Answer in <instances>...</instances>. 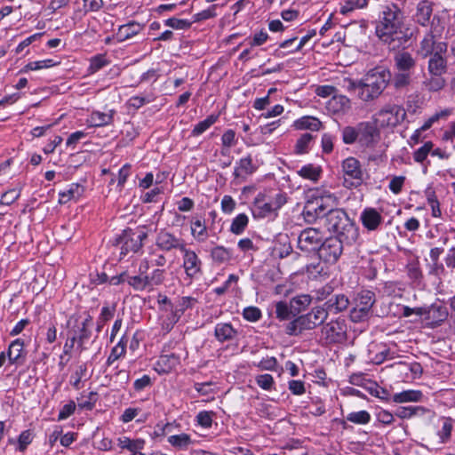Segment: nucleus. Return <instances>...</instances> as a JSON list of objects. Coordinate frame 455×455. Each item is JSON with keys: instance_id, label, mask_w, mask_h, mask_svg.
Wrapping results in <instances>:
<instances>
[{"instance_id": "obj_4", "label": "nucleus", "mask_w": 455, "mask_h": 455, "mask_svg": "<svg viewBox=\"0 0 455 455\" xmlns=\"http://www.w3.org/2000/svg\"><path fill=\"white\" fill-rule=\"evenodd\" d=\"M342 141L346 145L358 143L365 148H374L379 139L380 132L374 122L363 121L355 126H345L341 131Z\"/></svg>"}, {"instance_id": "obj_8", "label": "nucleus", "mask_w": 455, "mask_h": 455, "mask_svg": "<svg viewBox=\"0 0 455 455\" xmlns=\"http://www.w3.org/2000/svg\"><path fill=\"white\" fill-rule=\"evenodd\" d=\"M68 325L70 326L69 334L72 341H76L77 348L82 352L85 349L84 343L92 335L90 327L92 325V317L87 315L83 320L78 317H71Z\"/></svg>"}, {"instance_id": "obj_20", "label": "nucleus", "mask_w": 455, "mask_h": 455, "mask_svg": "<svg viewBox=\"0 0 455 455\" xmlns=\"http://www.w3.org/2000/svg\"><path fill=\"white\" fill-rule=\"evenodd\" d=\"M360 220L368 231H375L382 224L383 217L377 209L367 207L361 212Z\"/></svg>"}, {"instance_id": "obj_29", "label": "nucleus", "mask_w": 455, "mask_h": 455, "mask_svg": "<svg viewBox=\"0 0 455 455\" xmlns=\"http://www.w3.org/2000/svg\"><path fill=\"white\" fill-rule=\"evenodd\" d=\"M293 126L296 130H309L312 132H317L320 131L323 128L322 122L311 116H305L299 119H297Z\"/></svg>"}, {"instance_id": "obj_55", "label": "nucleus", "mask_w": 455, "mask_h": 455, "mask_svg": "<svg viewBox=\"0 0 455 455\" xmlns=\"http://www.w3.org/2000/svg\"><path fill=\"white\" fill-rule=\"evenodd\" d=\"M217 4L211 5L208 9L204 10L198 13L194 14L193 22H199L202 20H209L217 16L216 13Z\"/></svg>"}, {"instance_id": "obj_61", "label": "nucleus", "mask_w": 455, "mask_h": 455, "mask_svg": "<svg viewBox=\"0 0 455 455\" xmlns=\"http://www.w3.org/2000/svg\"><path fill=\"white\" fill-rule=\"evenodd\" d=\"M256 383L264 390H271L274 386V379L270 374H261L256 377Z\"/></svg>"}, {"instance_id": "obj_25", "label": "nucleus", "mask_w": 455, "mask_h": 455, "mask_svg": "<svg viewBox=\"0 0 455 455\" xmlns=\"http://www.w3.org/2000/svg\"><path fill=\"white\" fill-rule=\"evenodd\" d=\"M446 52H435L429 56L427 69L435 76H441L447 70V60L444 58Z\"/></svg>"}, {"instance_id": "obj_53", "label": "nucleus", "mask_w": 455, "mask_h": 455, "mask_svg": "<svg viewBox=\"0 0 455 455\" xmlns=\"http://www.w3.org/2000/svg\"><path fill=\"white\" fill-rule=\"evenodd\" d=\"M164 25L174 29H188L191 27L192 22L188 20L170 18L164 20Z\"/></svg>"}, {"instance_id": "obj_54", "label": "nucleus", "mask_w": 455, "mask_h": 455, "mask_svg": "<svg viewBox=\"0 0 455 455\" xmlns=\"http://www.w3.org/2000/svg\"><path fill=\"white\" fill-rule=\"evenodd\" d=\"M451 111L450 109H443L440 112L435 113L432 116H430L424 124L420 127L422 132L428 130L435 122H437L441 118H446L451 115Z\"/></svg>"}, {"instance_id": "obj_33", "label": "nucleus", "mask_w": 455, "mask_h": 455, "mask_svg": "<svg viewBox=\"0 0 455 455\" xmlns=\"http://www.w3.org/2000/svg\"><path fill=\"white\" fill-rule=\"evenodd\" d=\"M423 397V394L419 390H404L396 393L393 396L395 403L419 402Z\"/></svg>"}, {"instance_id": "obj_60", "label": "nucleus", "mask_w": 455, "mask_h": 455, "mask_svg": "<svg viewBox=\"0 0 455 455\" xmlns=\"http://www.w3.org/2000/svg\"><path fill=\"white\" fill-rule=\"evenodd\" d=\"M127 283L136 291H142L145 290V282L142 279V275H130L127 276Z\"/></svg>"}, {"instance_id": "obj_51", "label": "nucleus", "mask_w": 455, "mask_h": 455, "mask_svg": "<svg viewBox=\"0 0 455 455\" xmlns=\"http://www.w3.org/2000/svg\"><path fill=\"white\" fill-rule=\"evenodd\" d=\"M314 298L316 301L327 300L333 292V287L331 284H325L318 289H315L314 291Z\"/></svg>"}, {"instance_id": "obj_62", "label": "nucleus", "mask_w": 455, "mask_h": 455, "mask_svg": "<svg viewBox=\"0 0 455 455\" xmlns=\"http://www.w3.org/2000/svg\"><path fill=\"white\" fill-rule=\"evenodd\" d=\"M132 165L125 164L118 172L117 188L119 191H122L128 177L131 175Z\"/></svg>"}, {"instance_id": "obj_9", "label": "nucleus", "mask_w": 455, "mask_h": 455, "mask_svg": "<svg viewBox=\"0 0 455 455\" xmlns=\"http://www.w3.org/2000/svg\"><path fill=\"white\" fill-rule=\"evenodd\" d=\"M148 237L145 231L134 232L132 229H125L116 239V245H120V254L122 257L126 256L129 252H137L142 246L143 242Z\"/></svg>"}, {"instance_id": "obj_13", "label": "nucleus", "mask_w": 455, "mask_h": 455, "mask_svg": "<svg viewBox=\"0 0 455 455\" xmlns=\"http://www.w3.org/2000/svg\"><path fill=\"white\" fill-rule=\"evenodd\" d=\"M341 169L347 188H357L363 184L364 172L358 159L353 156L344 159Z\"/></svg>"}, {"instance_id": "obj_17", "label": "nucleus", "mask_w": 455, "mask_h": 455, "mask_svg": "<svg viewBox=\"0 0 455 455\" xmlns=\"http://www.w3.org/2000/svg\"><path fill=\"white\" fill-rule=\"evenodd\" d=\"M186 245L185 241L172 233L162 229L156 237V246L162 251H181Z\"/></svg>"}, {"instance_id": "obj_5", "label": "nucleus", "mask_w": 455, "mask_h": 455, "mask_svg": "<svg viewBox=\"0 0 455 455\" xmlns=\"http://www.w3.org/2000/svg\"><path fill=\"white\" fill-rule=\"evenodd\" d=\"M395 75L392 84L395 90L409 86L417 67V60L406 51H398L394 55Z\"/></svg>"}, {"instance_id": "obj_3", "label": "nucleus", "mask_w": 455, "mask_h": 455, "mask_svg": "<svg viewBox=\"0 0 455 455\" xmlns=\"http://www.w3.org/2000/svg\"><path fill=\"white\" fill-rule=\"evenodd\" d=\"M323 225L328 231L336 234L335 237H340L345 244L355 243L359 237V230L355 223L342 209H331L323 216Z\"/></svg>"}, {"instance_id": "obj_58", "label": "nucleus", "mask_w": 455, "mask_h": 455, "mask_svg": "<svg viewBox=\"0 0 455 455\" xmlns=\"http://www.w3.org/2000/svg\"><path fill=\"white\" fill-rule=\"evenodd\" d=\"M215 413L213 411H200L196 416L197 423L204 428H209L212 425V419Z\"/></svg>"}, {"instance_id": "obj_36", "label": "nucleus", "mask_w": 455, "mask_h": 455, "mask_svg": "<svg viewBox=\"0 0 455 455\" xmlns=\"http://www.w3.org/2000/svg\"><path fill=\"white\" fill-rule=\"evenodd\" d=\"M314 139L315 136L310 133L302 134L296 141L294 152L297 155L307 154Z\"/></svg>"}, {"instance_id": "obj_34", "label": "nucleus", "mask_w": 455, "mask_h": 455, "mask_svg": "<svg viewBox=\"0 0 455 455\" xmlns=\"http://www.w3.org/2000/svg\"><path fill=\"white\" fill-rule=\"evenodd\" d=\"M211 258L213 262L217 264H223L231 259L232 251L224 246L218 245L212 249Z\"/></svg>"}, {"instance_id": "obj_41", "label": "nucleus", "mask_w": 455, "mask_h": 455, "mask_svg": "<svg viewBox=\"0 0 455 455\" xmlns=\"http://www.w3.org/2000/svg\"><path fill=\"white\" fill-rule=\"evenodd\" d=\"M451 418H445L443 422L442 428L437 432V435L440 438V443H446L451 437V432L453 429Z\"/></svg>"}, {"instance_id": "obj_10", "label": "nucleus", "mask_w": 455, "mask_h": 455, "mask_svg": "<svg viewBox=\"0 0 455 455\" xmlns=\"http://www.w3.org/2000/svg\"><path fill=\"white\" fill-rule=\"evenodd\" d=\"M347 323L342 317L325 323L321 329L323 339L327 344H341L347 340Z\"/></svg>"}, {"instance_id": "obj_37", "label": "nucleus", "mask_w": 455, "mask_h": 455, "mask_svg": "<svg viewBox=\"0 0 455 455\" xmlns=\"http://www.w3.org/2000/svg\"><path fill=\"white\" fill-rule=\"evenodd\" d=\"M166 313L167 315L162 322V329L167 333L172 331L181 315L179 314L178 310L173 309V307H171L170 310Z\"/></svg>"}, {"instance_id": "obj_38", "label": "nucleus", "mask_w": 455, "mask_h": 455, "mask_svg": "<svg viewBox=\"0 0 455 455\" xmlns=\"http://www.w3.org/2000/svg\"><path fill=\"white\" fill-rule=\"evenodd\" d=\"M256 170V167L252 164V158L251 156L240 159L238 166L235 169V176L241 174H251Z\"/></svg>"}, {"instance_id": "obj_48", "label": "nucleus", "mask_w": 455, "mask_h": 455, "mask_svg": "<svg viewBox=\"0 0 455 455\" xmlns=\"http://www.w3.org/2000/svg\"><path fill=\"white\" fill-rule=\"evenodd\" d=\"M368 4V0H347L340 8V13L347 14L355 9L363 8Z\"/></svg>"}, {"instance_id": "obj_22", "label": "nucleus", "mask_w": 455, "mask_h": 455, "mask_svg": "<svg viewBox=\"0 0 455 455\" xmlns=\"http://www.w3.org/2000/svg\"><path fill=\"white\" fill-rule=\"evenodd\" d=\"M325 207L322 199H316L315 202H307L303 209V217L308 223L314 222L316 219L323 221Z\"/></svg>"}, {"instance_id": "obj_50", "label": "nucleus", "mask_w": 455, "mask_h": 455, "mask_svg": "<svg viewBox=\"0 0 455 455\" xmlns=\"http://www.w3.org/2000/svg\"><path fill=\"white\" fill-rule=\"evenodd\" d=\"M433 146L434 144L431 141H427L422 147L418 148L413 154L415 162L423 163L432 150Z\"/></svg>"}, {"instance_id": "obj_26", "label": "nucleus", "mask_w": 455, "mask_h": 455, "mask_svg": "<svg viewBox=\"0 0 455 455\" xmlns=\"http://www.w3.org/2000/svg\"><path fill=\"white\" fill-rule=\"evenodd\" d=\"M237 334L238 331L230 323H219L214 329V337L220 343L232 341Z\"/></svg>"}, {"instance_id": "obj_7", "label": "nucleus", "mask_w": 455, "mask_h": 455, "mask_svg": "<svg viewBox=\"0 0 455 455\" xmlns=\"http://www.w3.org/2000/svg\"><path fill=\"white\" fill-rule=\"evenodd\" d=\"M439 20V18L434 17L431 21L430 28L426 32L423 38L419 42L417 54L422 59H426L435 52H447L448 44L446 42H437L435 37L441 34V30H438L435 24V20Z\"/></svg>"}, {"instance_id": "obj_56", "label": "nucleus", "mask_w": 455, "mask_h": 455, "mask_svg": "<svg viewBox=\"0 0 455 455\" xmlns=\"http://www.w3.org/2000/svg\"><path fill=\"white\" fill-rule=\"evenodd\" d=\"M154 100V97L152 95L148 96H132L128 100V105L131 108L135 109H139L146 104H148Z\"/></svg>"}, {"instance_id": "obj_42", "label": "nucleus", "mask_w": 455, "mask_h": 455, "mask_svg": "<svg viewBox=\"0 0 455 455\" xmlns=\"http://www.w3.org/2000/svg\"><path fill=\"white\" fill-rule=\"evenodd\" d=\"M419 411L424 413L426 410L421 406H401L396 409L395 415L400 419H411Z\"/></svg>"}, {"instance_id": "obj_39", "label": "nucleus", "mask_w": 455, "mask_h": 455, "mask_svg": "<svg viewBox=\"0 0 455 455\" xmlns=\"http://www.w3.org/2000/svg\"><path fill=\"white\" fill-rule=\"evenodd\" d=\"M218 120V116L211 115L196 124L191 132L192 136H199L208 130Z\"/></svg>"}, {"instance_id": "obj_63", "label": "nucleus", "mask_w": 455, "mask_h": 455, "mask_svg": "<svg viewBox=\"0 0 455 455\" xmlns=\"http://www.w3.org/2000/svg\"><path fill=\"white\" fill-rule=\"evenodd\" d=\"M244 319L250 322H257L261 317V311L257 307H248L243 311Z\"/></svg>"}, {"instance_id": "obj_64", "label": "nucleus", "mask_w": 455, "mask_h": 455, "mask_svg": "<svg viewBox=\"0 0 455 455\" xmlns=\"http://www.w3.org/2000/svg\"><path fill=\"white\" fill-rule=\"evenodd\" d=\"M33 436L32 433L29 430L22 431L19 436V450L20 451H24L28 445L32 443Z\"/></svg>"}, {"instance_id": "obj_35", "label": "nucleus", "mask_w": 455, "mask_h": 455, "mask_svg": "<svg viewBox=\"0 0 455 455\" xmlns=\"http://www.w3.org/2000/svg\"><path fill=\"white\" fill-rule=\"evenodd\" d=\"M321 173V167L315 166L311 164L302 166L301 169L298 172V174L300 177L310 180L312 181H317L320 179Z\"/></svg>"}, {"instance_id": "obj_49", "label": "nucleus", "mask_w": 455, "mask_h": 455, "mask_svg": "<svg viewBox=\"0 0 455 455\" xmlns=\"http://www.w3.org/2000/svg\"><path fill=\"white\" fill-rule=\"evenodd\" d=\"M87 367L85 363L80 364L70 378V384L76 389L81 388L82 379L85 376Z\"/></svg>"}, {"instance_id": "obj_32", "label": "nucleus", "mask_w": 455, "mask_h": 455, "mask_svg": "<svg viewBox=\"0 0 455 455\" xmlns=\"http://www.w3.org/2000/svg\"><path fill=\"white\" fill-rule=\"evenodd\" d=\"M312 296L301 294L292 298L290 301L292 315L295 316L304 311L311 303Z\"/></svg>"}, {"instance_id": "obj_11", "label": "nucleus", "mask_w": 455, "mask_h": 455, "mask_svg": "<svg viewBox=\"0 0 455 455\" xmlns=\"http://www.w3.org/2000/svg\"><path fill=\"white\" fill-rule=\"evenodd\" d=\"M406 116L403 108L395 104L384 106L376 115L374 124L380 127H395L401 124Z\"/></svg>"}, {"instance_id": "obj_2", "label": "nucleus", "mask_w": 455, "mask_h": 455, "mask_svg": "<svg viewBox=\"0 0 455 455\" xmlns=\"http://www.w3.org/2000/svg\"><path fill=\"white\" fill-rule=\"evenodd\" d=\"M403 16L396 4L386 6L379 16L375 31L376 36L385 44H391L395 40L408 42L414 36L409 28L403 30Z\"/></svg>"}, {"instance_id": "obj_40", "label": "nucleus", "mask_w": 455, "mask_h": 455, "mask_svg": "<svg viewBox=\"0 0 455 455\" xmlns=\"http://www.w3.org/2000/svg\"><path fill=\"white\" fill-rule=\"evenodd\" d=\"M144 443H145V442L140 439L132 440L128 437H124V438L118 439V445L122 449L129 450L130 451H132V453L143 449Z\"/></svg>"}, {"instance_id": "obj_24", "label": "nucleus", "mask_w": 455, "mask_h": 455, "mask_svg": "<svg viewBox=\"0 0 455 455\" xmlns=\"http://www.w3.org/2000/svg\"><path fill=\"white\" fill-rule=\"evenodd\" d=\"M145 25L137 21H129L126 24L118 27L116 32V38L119 42H124L139 35L143 29Z\"/></svg>"}, {"instance_id": "obj_31", "label": "nucleus", "mask_w": 455, "mask_h": 455, "mask_svg": "<svg viewBox=\"0 0 455 455\" xmlns=\"http://www.w3.org/2000/svg\"><path fill=\"white\" fill-rule=\"evenodd\" d=\"M84 192V188L78 183H72L68 188L59 193V203L67 204L72 199H77Z\"/></svg>"}, {"instance_id": "obj_43", "label": "nucleus", "mask_w": 455, "mask_h": 455, "mask_svg": "<svg viewBox=\"0 0 455 455\" xmlns=\"http://www.w3.org/2000/svg\"><path fill=\"white\" fill-rule=\"evenodd\" d=\"M249 219L246 214H238L232 221L230 226V231L233 234L240 235L243 232L248 225Z\"/></svg>"}, {"instance_id": "obj_1", "label": "nucleus", "mask_w": 455, "mask_h": 455, "mask_svg": "<svg viewBox=\"0 0 455 455\" xmlns=\"http://www.w3.org/2000/svg\"><path fill=\"white\" fill-rule=\"evenodd\" d=\"M392 78L388 68L377 66L369 69L357 81L348 80L347 91L357 92L358 98L363 102L377 100L385 91Z\"/></svg>"}, {"instance_id": "obj_19", "label": "nucleus", "mask_w": 455, "mask_h": 455, "mask_svg": "<svg viewBox=\"0 0 455 455\" xmlns=\"http://www.w3.org/2000/svg\"><path fill=\"white\" fill-rule=\"evenodd\" d=\"M434 4L428 0H421L416 5L413 20L421 27L431 25L430 20L433 15Z\"/></svg>"}, {"instance_id": "obj_47", "label": "nucleus", "mask_w": 455, "mask_h": 455, "mask_svg": "<svg viewBox=\"0 0 455 455\" xmlns=\"http://www.w3.org/2000/svg\"><path fill=\"white\" fill-rule=\"evenodd\" d=\"M275 314L279 320H288L292 315L291 307L285 301H279L275 304Z\"/></svg>"}, {"instance_id": "obj_30", "label": "nucleus", "mask_w": 455, "mask_h": 455, "mask_svg": "<svg viewBox=\"0 0 455 455\" xmlns=\"http://www.w3.org/2000/svg\"><path fill=\"white\" fill-rule=\"evenodd\" d=\"M327 108L332 113H344L351 108L350 100L344 95H333L328 101Z\"/></svg>"}, {"instance_id": "obj_28", "label": "nucleus", "mask_w": 455, "mask_h": 455, "mask_svg": "<svg viewBox=\"0 0 455 455\" xmlns=\"http://www.w3.org/2000/svg\"><path fill=\"white\" fill-rule=\"evenodd\" d=\"M115 115V109H110L107 113L100 111H92L88 118L89 125L92 127H102L109 125L113 123Z\"/></svg>"}, {"instance_id": "obj_27", "label": "nucleus", "mask_w": 455, "mask_h": 455, "mask_svg": "<svg viewBox=\"0 0 455 455\" xmlns=\"http://www.w3.org/2000/svg\"><path fill=\"white\" fill-rule=\"evenodd\" d=\"M180 363V358L175 354L162 355L155 364V370L159 374L170 372Z\"/></svg>"}, {"instance_id": "obj_59", "label": "nucleus", "mask_w": 455, "mask_h": 455, "mask_svg": "<svg viewBox=\"0 0 455 455\" xmlns=\"http://www.w3.org/2000/svg\"><path fill=\"white\" fill-rule=\"evenodd\" d=\"M268 200L271 203L272 208L275 213H277L278 210H280L287 203V194L284 192H278Z\"/></svg>"}, {"instance_id": "obj_6", "label": "nucleus", "mask_w": 455, "mask_h": 455, "mask_svg": "<svg viewBox=\"0 0 455 455\" xmlns=\"http://www.w3.org/2000/svg\"><path fill=\"white\" fill-rule=\"evenodd\" d=\"M327 319V312L323 306H315L308 313L299 315L288 323L285 332L290 336H299L305 331H311L318 326H323Z\"/></svg>"}, {"instance_id": "obj_23", "label": "nucleus", "mask_w": 455, "mask_h": 455, "mask_svg": "<svg viewBox=\"0 0 455 455\" xmlns=\"http://www.w3.org/2000/svg\"><path fill=\"white\" fill-rule=\"evenodd\" d=\"M252 214L254 218H266L272 214L276 215L275 212L272 208L269 200H266L264 194H259L253 202Z\"/></svg>"}, {"instance_id": "obj_14", "label": "nucleus", "mask_w": 455, "mask_h": 455, "mask_svg": "<svg viewBox=\"0 0 455 455\" xmlns=\"http://www.w3.org/2000/svg\"><path fill=\"white\" fill-rule=\"evenodd\" d=\"M343 244L345 241L340 237L333 236L322 241L317 251L319 259L329 264L335 263L342 254Z\"/></svg>"}, {"instance_id": "obj_12", "label": "nucleus", "mask_w": 455, "mask_h": 455, "mask_svg": "<svg viewBox=\"0 0 455 455\" xmlns=\"http://www.w3.org/2000/svg\"><path fill=\"white\" fill-rule=\"evenodd\" d=\"M375 303V294L371 291L360 292L355 299V305L350 311V319L359 323L368 319L371 315V307Z\"/></svg>"}, {"instance_id": "obj_52", "label": "nucleus", "mask_w": 455, "mask_h": 455, "mask_svg": "<svg viewBox=\"0 0 455 455\" xmlns=\"http://www.w3.org/2000/svg\"><path fill=\"white\" fill-rule=\"evenodd\" d=\"M109 61L102 54L96 55L91 59L89 71L91 73H96L102 68L107 66Z\"/></svg>"}, {"instance_id": "obj_21", "label": "nucleus", "mask_w": 455, "mask_h": 455, "mask_svg": "<svg viewBox=\"0 0 455 455\" xmlns=\"http://www.w3.org/2000/svg\"><path fill=\"white\" fill-rule=\"evenodd\" d=\"M349 304L347 296L339 293L331 295L322 306L329 316L330 314H339L346 310Z\"/></svg>"}, {"instance_id": "obj_45", "label": "nucleus", "mask_w": 455, "mask_h": 455, "mask_svg": "<svg viewBox=\"0 0 455 455\" xmlns=\"http://www.w3.org/2000/svg\"><path fill=\"white\" fill-rule=\"evenodd\" d=\"M346 419L354 424L365 425L371 421V417L367 411H359L348 413Z\"/></svg>"}, {"instance_id": "obj_44", "label": "nucleus", "mask_w": 455, "mask_h": 455, "mask_svg": "<svg viewBox=\"0 0 455 455\" xmlns=\"http://www.w3.org/2000/svg\"><path fill=\"white\" fill-rule=\"evenodd\" d=\"M191 234L196 241L204 242L207 238V230L204 223L200 220L194 221L191 226Z\"/></svg>"}, {"instance_id": "obj_18", "label": "nucleus", "mask_w": 455, "mask_h": 455, "mask_svg": "<svg viewBox=\"0 0 455 455\" xmlns=\"http://www.w3.org/2000/svg\"><path fill=\"white\" fill-rule=\"evenodd\" d=\"M25 342L22 339H16L9 345L7 355L8 362L16 366H21L27 359V351L24 349Z\"/></svg>"}, {"instance_id": "obj_46", "label": "nucleus", "mask_w": 455, "mask_h": 455, "mask_svg": "<svg viewBox=\"0 0 455 455\" xmlns=\"http://www.w3.org/2000/svg\"><path fill=\"white\" fill-rule=\"evenodd\" d=\"M168 442L174 447L187 449L191 443V438L187 434L174 435L169 436Z\"/></svg>"}, {"instance_id": "obj_15", "label": "nucleus", "mask_w": 455, "mask_h": 455, "mask_svg": "<svg viewBox=\"0 0 455 455\" xmlns=\"http://www.w3.org/2000/svg\"><path fill=\"white\" fill-rule=\"evenodd\" d=\"M182 253V267L190 280L198 277L203 273V262L196 252L187 247L180 251Z\"/></svg>"}, {"instance_id": "obj_57", "label": "nucleus", "mask_w": 455, "mask_h": 455, "mask_svg": "<svg viewBox=\"0 0 455 455\" xmlns=\"http://www.w3.org/2000/svg\"><path fill=\"white\" fill-rule=\"evenodd\" d=\"M254 365L261 371H275L277 360L274 356L262 358L259 362L254 363Z\"/></svg>"}, {"instance_id": "obj_16", "label": "nucleus", "mask_w": 455, "mask_h": 455, "mask_svg": "<svg viewBox=\"0 0 455 455\" xmlns=\"http://www.w3.org/2000/svg\"><path fill=\"white\" fill-rule=\"evenodd\" d=\"M323 241V235L314 228L302 230L298 237V247L304 252H313L319 250Z\"/></svg>"}]
</instances>
